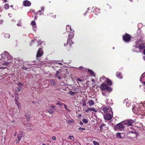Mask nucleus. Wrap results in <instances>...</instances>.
<instances>
[{
  "label": "nucleus",
  "mask_w": 145,
  "mask_h": 145,
  "mask_svg": "<svg viewBox=\"0 0 145 145\" xmlns=\"http://www.w3.org/2000/svg\"><path fill=\"white\" fill-rule=\"evenodd\" d=\"M122 135H123V134L122 133H117L116 134V136L117 138L119 139H121L122 138Z\"/></svg>",
  "instance_id": "obj_16"
},
{
  "label": "nucleus",
  "mask_w": 145,
  "mask_h": 145,
  "mask_svg": "<svg viewBox=\"0 0 145 145\" xmlns=\"http://www.w3.org/2000/svg\"><path fill=\"white\" fill-rule=\"evenodd\" d=\"M75 92H73L71 91H70L68 94L70 95H72L75 94Z\"/></svg>",
  "instance_id": "obj_30"
},
{
  "label": "nucleus",
  "mask_w": 145,
  "mask_h": 145,
  "mask_svg": "<svg viewBox=\"0 0 145 145\" xmlns=\"http://www.w3.org/2000/svg\"><path fill=\"white\" fill-rule=\"evenodd\" d=\"M143 59L145 60V56L143 57Z\"/></svg>",
  "instance_id": "obj_64"
},
{
  "label": "nucleus",
  "mask_w": 145,
  "mask_h": 145,
  "mask_svg": "<svg viewBox=\"0 0 145 145\" xmlns=\"http://www.w3.org/2000/svg\"><path fill=\"white\" fill-rule=\"evenodd\" d=\"M116 76L118 78L121 79L122 78V74L121 72H117L116 73Z\"/></svg>",
  "instance_id": "obj_14"
},
{
  "label": "nucleus",
  "mask_w": 145,
  "mask_h": 145,
  "mask_svg": "<svg viewBox=\"0 0 145 145\" xmlns=\"http://www.w3.org/2000/svg\"><path fill=\"white\" fill-rule=\"evenodd\" d=\"M79 68L80 69H81L83 70V69H84V68L82 67H79Z\"/></svg>",
  "instance_id": "obj_53"
},
{
  "label": "nucleus",
  "mask_w": 145,
  "mask_h": 145,
  "mask_svg": "<svg viewBox=\"0 0 145 145\" xmlns=\"http://www.w3.org/2000/svg\"><path fill=\"white\" fill-rule=\"evenodd\" d=\"M105 78V76H103L101 78H100V79L101 80L102 78L104 79Z\"/></svg>",
  "instance_id": "obj_57"
},
{
  "label": "nucleus",
  "mask_w": 145,
  "mask_h": 145,
  "mask_svg": "<svg viewBox=\"0 0 145 145\" xmlns=\"http://www.w3.org/2000/svg\"><path fill=\"white\" fill-rule=\"evenodd\" d=\"M82 106H85L86 105V102L85 100L83 99H82Z\"/></svg>",
  "instance_id": "obj_24"
},
{
  "label": "nucleus",
  "mask_w": 145,
  "mask_h": 145,
  "mask_svg": "<svg viewBox=\"0 0 145 145\" xmlns=\"http://www.w3.org/2000/svg\"><path fill=\"white\" fill-rule=\"evenodd\" d=\"M67 110L69 112H71V110H70L69 109H67Z\"/></svg>",
  "instance_id": "obj_59"
},
{
  "label": "nucleus",
  "mask_w": 145,
  "mask_h": 145,
  "mask_svg": "<svg viewBox=\"0 0 145 145\" xmlns=\"http://www.w3.org/2000/svg\"><path fill=\"white\" fill-rule=\"evenodd\" d=\"M50 83L52 85H55V81L54 79H51L50 80Z\"/></svg>",
  "instance_id": "obj_25"
},
{
  "label": "nucleus",
  "mask_w": 145,
  "mask_h": 145,
  "mask_svg": "<svg viewBox=\"0 0 145 145\" xmlns=\"http://www.w3.org/2000/svg\"><path fill=\"white\" fill-rule=\"evenodd\" d=\"M1 16L0 15V17H1ZM3 22V20H1L0 19V24H2Z\"/></svg>",
  "instance_id": "obj_46"
},
{
  "label": "nucleus",
  "mask_w": 145,
  "mask_h": 145,
  "mask_svg": "<svg viewBox=\"0 0 145 145\" xmlns=\"http://www.w3.org/2000/svg\"><path fill=\"white\" fill-rule=\"evenodd\" d=\"M80 124L81 125H82L83 124V123L81 121H80Z\"/></svg>",
  "instance_id": "obj_54"
},
{
  "label": "nucleus",
  "mask_w": 145,
  "mask_h": 145,
  "mask_svg": "<svg viewBox=\"0 0 145 145\" xmlns=\"http://www.w3.org/2000/svg\"><path fill=\"white\" fill-rule=\"evenodd\" d=\"M105 124L103 123L101 124V126H102L103 127L105 126Z\"/></svg>",
  "instance_id": "obj_49"
},
{
  "label": "nucleus",
  "mask_w": 145,
  "mask_h": 145,
  "mask_svg": "<svg viewBox=\"0 0 145 145\" xmlns=\"http://www.w3.org/2000/svg\"><path fill=\"white\" fill-rule=\"evenodd\" d=\"M18 85L19 86H22L23 85V84L21 82H19L18 83Z\"/></svg>",
  "instance_id": "obj_34"
},
{
  "label": "nucleus",
  "mask_w": 145,
  "mask_h": 145,
  "mask_svg": "<svg viewBox=\"0 0 145 145\" xmlns=\"http://www.w3.org/2000/svg\"><path fill=\"white\" fill-rule=\"evenodd\" d=\"M41 9L42 12V13H43V12L44 11V7H42L41 8Z\"/></svg>",
  "instance_id": "obj_47"
},
{
  "label": "nucleus",
  "mask_w": 145,
  "mask_h": 145,
  "mask_svg": "<svg viewBox=\"0 0 145 145\" xmlns=\"http://www.w3.org/2000/svg\"><path fill=\"white\" fill-rule=\"evenodd\" d=\"M102 110L105 113H109L113 114L111 107L109 106H106L102 109Z\"/></svg>",
  "instance_id": "obj_5"
},
{
  "label": "nucleus",
  "mask_w": 145,
  "mask_h": 145,
  "mask_svg": "<svg viewBox=\"0 0 145 145\" xmlns=\"http://www.w3.org/2000/svg\"><path fill=\"white\" fill-rule=\"evenodd\" d=\"M136 44L135 45V47L136 48H138V43H137V42H136Z\"/></svg>",
  "instance_id": "obj_40"
},
{
  "label": "nucleus",
  "mask_w": 145,
  "mask_h": 145,
  "mask_svg": "<svg viewBox=\"0 0 145 145\" xmlns=\"http://www.w3.org/2000/svg\"><path fill=\"white\" fill-rule=\"evenodd\" d=\"M74 121L73 120L72 118H71L68 121V123L69 124H70L71 123L73 122Z\"/></svg>",
  "instance_id": "obj_28"
},
{
  "label": "nucleus",
  "mask_w": 145,
  "mask_h": 145,
  "mask_svg": "<svg viewBox=\"0 0 145 145\" xmlns=\"http://www.w3.org/2000/svg\"><path fill=\"white\" fill-rule=\"evenodd\" d=\"M137 109V108H133V110L134 114H139V111H136V110Z\"/></svg>",
  "instance_id": "obj_19"
},
{
  "label": "nucleus",
  "mask_w": 145,
  "mask_h": 145,
  "mask_svg": "<svg viewBox=\"0 0 145 145\" xmlns=\"http://www.w3.org/2000/svg\"><path fill=\"white\" fill-rule=\"evenodd\" d=\"M88 72H89L90 75H93L94 73V72L93 71L89 69H88Z\"/></svg>",
  "instance_id": "obj_26"
},
{
  "label": "nucleus",
  "mask_w": 145,
  "mask_h": 145,
  "mask_svg": "<svg viewBox=\"0 0 145 145\" xmlns=\"http://www.w3.org/2000/svg\"><path fill=\"white\" fill-rule=\"evenodd\" d=\"M23 5L25 7H29L31 5V3L28 1L25 0L23 1Z\"/></svg>",
  "instance_id": "obj_10"
},
{
  "label": "nucleus",
  "mask_w": 145,
  "mask_h": 145,
  "mask_svg": "<svg viewBox=\"0 0 145 145\" xmlns=\"http://www.w3.org/2000/svg\"><path fill=\"white\" fill-rule=\"evenodd\" d=\"M131 37L130 35L127 33H126L123 36V40L126 42L129 41L131 39Z\"/></svg>",
  "instance_id": "obj_6"
},
{
  "label": "nucleus",
  "mask_w": 145,
  "mask_h": 145,
  "mask_svg": "<svg viewBox=\"0 0 145 145\" xmlns=\"http://www.w3.org/2000/svg\"><path fill=\"white\" fill-rule=\"evenodd\" d=\"M23 136L22 133L19 134L18 135V137L14 141V142L16 144L19 143L22 137Z\"/></svg>",
  "instance_id": "obj_9"
},
{
  "label": "nucleus",
  "mask_w": 145,
  "mask_h": 145,
  "mask_svg": "<svg viewBox=\"0 0 145 145\" xmlns=\"http://www.w3.org/2000/svg\"><path fill=\"white\" fill-rule=\"evenodd\" d=\"M38 12L39 13H40V15H41L42 14V13H40V12H42V10H39Z\"/></svg>",
  "instance_id": "obj_48"
},
{
  "label": "nucleus",
  "mask_w": 145,
  "mask_h": 145,
  "mask_svg": "<svg viewBox=\"0 0 145 145\" xmlns=\"http://www.w3.org/2000/svg\"><path fill=\"white\" fill-rule=\"evenodd\" d=\"M77 80L78 81H79V82H82V79H81L80 78H77Z\"/></svg>",
  "instance_id": "obj_45"
},
{
  "label": "nucleus",
  "mask_w": 145,
  "mask_h": 145,
  "mask_svg": "<svg viewBox=\"0 0 145 145\" xmlns=\"http://www.w3.org/2000/svg\"><path fill=\"white\" fill-rule=\"evenodd\" d=\"M55 76L57 77L58 79H61L62 76L61 72H60L59 71H57Z\"/></svg>",
  "instance_id": "obj_12"
},
{
  "label": "nucleus",
  "mask_w": 145,
  "mask_h": 145,
  "mask_svg": "<svg viewBox=\"0 0 145 145\" xmlns=\"http://www.w3.org/2000/svg\"><path fill=\"white\" fill-rule=\"evenodd\" d=\"M82 121L83 122L85 123H87L88 122V120L86 118L83 119Z\"/></svg>",
  "instance_id": "obj_33"
},
{
  "label": "nucleus",
  "mask_w": 145,
  "mask_h": 145,
  "mask_svg": "<svg viewBox=\"0 0 145 145\" xmlns=\"http://www.w3.org/2000/svg\"><path fill=\"white\" fill-rule=\"evenodd\" d=\"M143 54L145 55V48L144 49L143 51Z\"/></svg>",
  "instance_id": "obj_58"
},
{
  "label": "nucleus",
  "mask_w": 145,
  "mask_h": 145,
  "mask_svg": "<svg viewBox=\"0 0 145 145\" xmlns=\"http://www.w3.org/2000/svg\"><path fill=\"white\" fill-rule=\"evenodd\" d=\"M78 117H80L81 116V115L80 114H79L78 115Z\"/></svg>",
  "instance_id": "obj_60"
},
{
  "label": "nucleus",
  "mask_w": 145,
  "mask_h": 145,
  "mask_svg": "<svg viewBox=\"0 0 145 145\" xmlns=\"http://www.w3.org/2000/svg\"><path fill=\"white\" fill-rule=\"evenodd\" d=\"M52 17L53 18H55L56 17V15H53L52 16Z\"/></svg>",
  "instance_id": "obj_55"
},
{
  "label": "nucleus",
  "mask_w": 145,
  "mask_h": 145,
  "mask_svg": "<svg viewBox=\"0 0 145 145\" xmlns=\"http://www.w3.org/2000/svg\"><path fill=\"white\" fill-rule=\"evenodd\" d=\"M89 111H93L94 112H96V110L94 108H88L87 110H85V112H88Z\"/></svg>",
  "instance_id": "obj_15"
},
{
  "label": "nucleus",
  "mask_w": 145,
  "mask_h": 145,
  "mask_svg": "<svg viewBox=\"0 0 145 145\" xmlns=\"http://www.w3.org/2000/svg\"><path fill=\"white\" fill-rule=\"evenodd\" d=\"M95 10H99V9L98 8H96Z\"/></svg>",
  "instance_id": "obj_63"
},
{
  "label": "nucleus",
  "mask_w": 145,
  "mask_h": 145,
  "mask_svg": "<svg viewBox=\"0 0 145 145\" xmlns=\"http://www.w3.org/2000/svg\"><path fill=\"white\" fill-rule=\"evenodd\" d=\"M23 69L24 70H27V68L26 67H25V66H23L22 67Z\"/></svg>",
  "instance_id": "obj_39"
},
{
  "label": "nucleus",
  "mask_w": 145,
  "mask_h": 145,
  "mask_svg": "<svg viewBox=\"0 0 145 145\" xmlns=\"http://www.w3.org/2000/svg\"><path fill=\"white\" fill-rule=\"evenodd\" d=\"M66 30L68 31H69V29H70V31H72V29H71V27L70 26L68 25H67L66 26Z\"/></svg>",
  "instance_id": "obj_23"
},
{
  "label": "nucleus",
  "mask_w": 145,
  "mask_h": 145,
  "mask_svg": "<svg viewBox=\"0 0 145 145\" xmlns=\"http://www.w3.org/2000/svg\"><path fill=\"white\" fill-rule=\"evenodd\" d=\"M21 88L20 87H17L16 89V91L17 92H19L21 91Z\"/></svg>",
  "instance_id": "obj_27"
},
{
  "label": "nucleus",
  "mask_w": 145,
  "mask_h": 145,
  "mask_svg": "<svg viewBox=\"0 0 145 145\" xmlns=\"http://www.w3.org/2000/svg\"><path fill=\"white\" fill-rule=\"evenodd\" d=\"M88 103L89 105L90 106H92L94 105V103L93 102V101L92 100H90L89 101H88Z\"/></svg>",
  "instance_id": "obj_18"
},
{
  "label": "nucleus",
  "mask_w": 145,
  "mask_h": 145,
  "mask_svg": "<svg viewBox=\"0 0 145 145\" xmlns=\"http://www.w3.org/2000/svg\"><path fill=\"white\" fill-rule=\"evenodd\" d=\"M106 82L107 83V84L109 86H111L112 84V82L111 80H110L109 79L106 78Z\"/></svg>",
  "instance_id": "obj_17"
},
{
  "label": "nucleus",
  "mask_w": 145,
  "mask_h": 145,
  "mask_svg": "<svg viewBox=\"0 0 145 145\" xmlns=\"http://www.w3.org/2000/svg\"><path fill=\"white\" fill-rule=\"evenodd\" d=\"M44 54V52L42 48H39L38 50L36 55V59L38 60L39 61L40 59L39 58L42 56Z\"/></svg>",
  "instance_id": "obj_4"
},
{
  "label": "nucleus",
  "mask_w": 145,
  "mask_h": 145,
  "mask_svg": "<svg viewBox=\"0 0 145 145\" xmlns=\"http://www.w3.org/2000/svg\"><path fill=\"white\" fill-rule=\"evenodd\" d=\"M100 88L103 90H106L107 91L109 92L112 91V89L111 88L108 87L107 85L104 83L102 84L101 85Z\"/></svg>",
  "instance_id": "obj_3"
},
{
  "label": "nucleus",
  "mask_w": 145,
  "mask_h": 145,
  "mask_svg": "<svg viewBox=\"0 0 145 145\" xmlns=\"http://www.w3.org/2000/svg\"><path fill=\"white\" fill-rule=\"evenodd\" d=\"M130 133H133V134L134 133V132L133 131H130Z\"/></svg>",
  "instance_id": "obj_62"
},
{
  "label": "nucleus",
  "mask_w": 145,
  "mask_h": 145,
  "mask_svg": "<svg viewBox=\"0 0 145 145\" xmlns=\"http://www.w3.org/2000/svg\"><path fill=\"white\" fill-rule=\"evenodd\" d=\"M135 119H128L122 121V123L128 126H132L136 122Z\"/></svg>",
  "instance_id": "obj_2"
},
{
  "label": "nucleus",
  "mask_w": 145,
  "mask_h": 145,
  "mask_svg": "<svg viewBox=\"0 0 145 145\" xmlns=\"http://www.w3.org/2000/svg\"><path fill=\"white\" fill-rule=\"evenodd\" d=\"M69 139L72 140V138H74V137L73 136H69Z\"/></svg>",
  "instance_id": "obj_44"
},
{
  "label": "nucleus",
  "mask_w": 145,
  "mask_h": 145,
  "mask_svg": "<svg viewBox=\"0 0 145 145\" xmlns=\"http://www.w3.org/2000/svg\"><path fill=\"white\" fill-rule=\"evenodd\" d=\"M134 133L136 134V137L138 136L139 135V134L137 132H134Z\"/></svg>",
  "instance_id": "obj_43"
},
{
  "label": "nucleus",
  "mask_w": 145,
  "mask_h": 145,
  "mask_svg": "<svg viewBox=\"0 0 145 145\" xmlns=\"http://www.w3.org/2000/svg\"><path fill=\"white\" fill-rule=\"evenodd\" d=\"M14 100L15 102V103L17 105L18 108H19V106H20V103H19L17 99L15 97L14 99Z\"/></svg>",
  "instance_id": "obj_21"
},
{
  "label": "nucleus",
  "mask_w": 145,
  "mask_h": 145,
  "mask_svg": "<svg viewBox=\"0 0 145 145\" xmlns=\"http://www.w3.org/2000/svg\"><path fill=\"white\" fill-rule=\"evenodd\" d=\"M99 128L101 130H102L103 128V127L102 126H101Z\"/></svg>",
  "instance_id": "obj_50"
},
{
  "label": "nucleus",
  "mask_w": 145,
  "mask_h": 145,
  "mask_svg": "<svg viewBox=\"0 0 145 145\" xmlns=\"http://www.w3.org/2000/svg\"><path fill=\"white\" fill-rule=\"evenodd\" d=\"M145 48V45L144 44L142 43L138 45V48L140 50H142Z\"/></svg>",
  "instance_id": "obj_13"
},
{
  "label": "nucleus",
  "mask_w": 145,
  "mask_h": 145,
  "mask_svg": "<svg viewBox=\"0 0 145 145\" xmlns=\"http://www.w3.org/2000/svg\"><path fill=\"white\" fill-rule=\"evenodd\" d=\"M5 37H10V35L9 34H8V33H6V34L5 35Z\"/></svg>",
  "instance_id": "obj_35"
},
{
  "label": "nucleus",
  "mask_w": 145,
  "mask_h": 145,
  "mask_svg": "<svg viewBox=\"0 0 145 145\" xmlns=\"http://www.w3.org/2000/svg\"><path fill=\"white\" fill-rule=\"evenodd\" d=\"M114 128L115 130H122L124 128V126L121 123H120L115 125Z\"/></svg>",
  "instance_id": "obj_7"
},
{
  "label": "nucleus",
  "mask_w": 145,
  "mask_h": 145,
  "mask_svg": "<svg viewBox=\"0 0 145 145\" xmlns=\"http://www.w3.org/2000/svg\"><path fill=\"white\" fill-rule=\"evenodd\" d=\"M4 7L5 9H8L9 8V6L8 4H7L4 5Z\"/></svg>",
  "instance_id": "obj_32"
},
{
  "label": "nucleus",
  "mask_w": 145,
  "mask_h": 145,
  "mask_svg": "<svg viewBox=\"0 0 145 145\" xmlns=\"http://www.w3.org/2000/svg\"><path fill=\"white\" fill-rule=\"evenodd\" d=\"M48 112L50 114H51L53 113V111L51 110H48Z\"/></svg>",
  "instance_id": "obj_38"
},
{
  "label": "nucleus",
  "mask_w": 145,
  "mask_h": 145,
  "mask_svg": "<svg viewBox=\"0 0 145 145\" xmlns=\"http://www.w3.org/2000/svg\"><path fill=\"white\" fill-rule=\"evenodd\" d=\"M111 114L113 115V114L109 113L104 115V116L105 119L108 120H110L112 118Z\"/></svg>",
  "instance_id": "obj_8"
},
{
  "label": "nucleus",
  "mask_w": 145,
  "mask_h": 145,
  "mask_svg": "<svg viewBox=\"0 0 145 145\" xmlns=\"http://www.w3.org/2000/svg\"><path fill=\"white\" fill-rule=\"evenodd\" d=\"M65 105L63 103H61V105Z\"/></svg>",
  "instance_id": "obj_61"
},
{
  "label": "nucleus",
  "mask_w": 145,
  "mask_h": 145,
  "mask_svg": "<svg viewBox=\"0 0 145 145\" xmlns=\"http://www.w3.org/2000/svg\"><path fill=\"white\" fill-rule=\"evenodd\" d=\"M31 24V25L33 26H35L36 25V23L34 21H32Z\"/></svg>",
  "instance_id": "obj_29"
},
{
  "label": "nucleus",
  "mask_w": 145,
  "mask_h": 145,
  "mask_svg": "<svg viewBox=\"0 0 145 145\" xmlns=\"http://www.w3.org/2000/svg\"><path fill=\"white\" fill-rule=\"evenodd\" d=\"M73 32H71L69 34L68 36V38L67 40V42L66 43L64 44V46H67V49L68 50H70L72 48V44H73L72 39L73 38L74 35V31H73Z\"/></svg>",
  "instance_id": "obj_1"
},
{
  "label": "nucleus",
  "mask_w": 145,
  "mask_h": 145,
  "mask_svg": "<svg viewBox=\"0 0 145 145\" xmlns=\"http://www.w3.org/2000/svg\"><path fill=\"white\" fill-rule=\"evenodd\" d=\"M38 14L37 13L36 14V15L34 17V20H37V15Z\"/></svg>",
  "instance_id": "obj_42"
},
{
  "label": "nucleus",
  "mask_w": 145,
  "mask_h": 145,
  "mask_svg": "<svg viewBox=\"0 0 145 145\" xmlns=\"http://www.w3.org/2000/svg\"><path fill=\"white\" fill-rule=\"evenodd\" d=\"M93 143L94 145H99V143L95 141H93Z\"/></svg>",
  "instance_id": "obj_31"
},
{
  "label": "nucleus",
  "mask_w": 145,
  "mask_h": 145,
  "mask_svg": "<svg viewBox=\"0 0 145 145\" xmlns=\"http://www.w3.org/2000/svg\"><path fill=\"white\" fill-rule=\"evenodd\" d=\"M60 84L62 86H65L66 84L63 82H61Z\"/></svg>",
  "instance_id": "obj_36"
},
{
  "label": "nucleus",
  "mask_w": 145,
  "mask_h": 145,
  "mask_svg": "<svg viewBox=\"0 0 145 145\" xmlns=\"http://www.w3.org/2000/svg\"><path fill=\"white\" fill-rule=\"evenodd\" d=\"M25 116L26 117L27 121H29L30 120V119L29 114H28L26 113L25 114Z\"/></svg>",
  "instance_id": "obj_20"
},
{
  "label": "nucleus",
  "mask_w": 145,
  "mask_h": 145,
  "mask_svg": "<svg viewBox=\"0 0 145 145\" xmlns=\"http://www.w3.org/2000/svg\"><path fill=\"white\" fill-rule=\"evenodd\" d=\"M8 53L7 51L4 52L3 53L1 54V57H2V59H7V55L8 54Z\"/></svg>",
  "instance_id": "obj_11"
},
{
  "label": "nucleus",
  "mask_w": 145,
  "mask_h": 145,
  "mask_svg": "<svg viewBox=\"0 0 145 145\" xmlns=\"http://www.w3.org/2000/svg\"><path fill=\"white\" fill-rule=\"evenodd\" d=\"M1 64L2 65L7 66L9 65V63L8 61H4Z\"/></svg>",
  "instance_id": "obj_22"
},
{
  "label": "nucleus",
  "mask_w": 145,
  "mask_h": 145,
  "mask_svg": "<svg viewBox=\"0 0 145 145\" xmlns=\"http://www.w3.org/2000/svg\"><path fill=\"white\" fill-rule=\"evenodd\" d=\"M78 129L80 131L81 129H82V128L80 127L78 128Z\"/></svg>",
  "instance_id": "obj_51"
},
{
  "label": "nucleus",
  "mask_w": 145,
  "mask_h": 145,
  "mask_svg": "<svg viewBox=\"0 0 145 145\" xmlns=\"http://www.w3.org/2000/svg\"><path fill=\"white\" fill-rule=\"evenodd\" d=\"M57 104L58 105H61V103H60V102H58L57 103Z\"/></svg>",
  "instance_id": "obj_56"
},
{
  "label": "nucleus",
  "mask_w": 145,
  "mask_h": 145,
  "mask_svg": "<svg viewBox=\"0 0 145 145\" xmlns=\"http://www.w3.org/2000/svg\"><path fill=\"white\" fill-rule=\"evenodd\" d=\"M64 106L65 108L67 110V108L66 105H64Z\"/></svg>",
  "instance_id": "obj_52"
},
{
  "label": "nucleus",
  "mask_w": 145,
  "mask_h": 145,
  "mask_svg": "<svg viewBox=\"0 0 145 145\" xmlns=\"http://www.w3.org/2000/svg\"><path fill=\"white\" fill-rule=\"evenodd\" d=\"M52 138L53 140H56V138L55 136H53Z\"/></svg>",
  "instance_id": "obj_41"
},
{
  "label": "nucleus",
  "mask_w": 145,
  "mask_h": 145,
  "mask_svg": "<svg viewBox=\"0 0 145 145\" xmlns=\"http://www.w3.org/2000/svg\"><path fill=\"white\" fill-rule=\"evenodd\" d=\"M51 107L52 108L53 110H56V107L55 106L51 105Z\"/></svg>",
  "instance_id": "obj_37"
}]
</instances>
